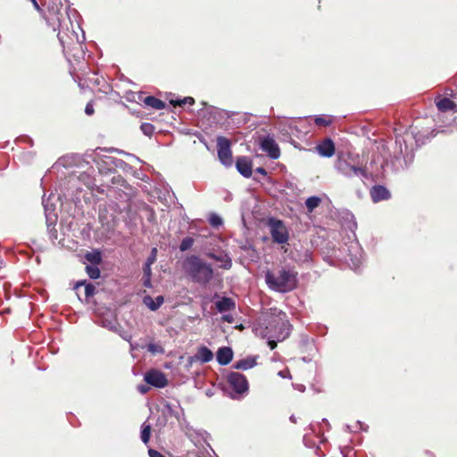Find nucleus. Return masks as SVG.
Listing matches in <instances>:
<instances>
[{
  "label": "nucleus",
  "instance_id": "412c9836",
  "mask_svg": "<svg viewBox=\"0 0 457 457\" xmlns=\"http://www.w3.org/2000/svg\"><path fill=\"white\" fill-rule=\"evenodd\" d=\"M90 82L93 86L97 87L99 91L104 93H107L110 88V85L104 80V78L96 77L94 79H90Z\"/></svg>",
  "mask_w": 457,
  "mask_h": 457
},
{
  "label": "nucleus",
  "instance_id": "423d86ee",
  "mask_svg": "<svg viewBox=\"0 0 457 457\" xmlns=\"http://www.w3.org/2000/svg\"><path fill=\"white\" fill-rule=\"evenodd\" d=\"M337 170L342 175H344L346 178H352L353 176H361L365 179H368L370 175L366 165H355L346 161L340 162L338 163Z\"/></svg>",
  "mask_w": 457,
  "mask_h": 457
},
{
  "label": "nucleus",
  "instance_id": "e433bc0d",
  "mask_svg": "<svg viewBox=\"0 0 457 457\" xmlns=\"http://www.w3.org/2000/svg\"><path fill=\"white\" fill-rule=\"evenodd\" d=\"M143 285L145 287H152L151 277H143Z\"/></svg>",
  "mask_w": 457,
  "mask_h": 457
},
{
  "label": "nucleus",
  "instance_id": "1a4fd4ad",
  "mask_svg": "<svg viewBox=\"0 0 457 457\" xmlns=\"http://www.w3.org/2000/svg\"><path fill=\"white\" fill-rule=\"evenodd\" d=\"M273 323L274 324H270V326H274L275 329H278L274 335L277 341H283L289 337L290 324L287 320L279 318L278 320H275Z\"/></svg>",
  "mask_w": 457,
  "mask_h": 457
},
{
  "label": "nucleus",
  "instance_id": "20e7f679",
  "mask_svg": "<svg viewBox=\"0 0 457 457\" xmlns=\"http://www.w3.org/2000/svg\"><path fill=\"white\" fill-rule=\"evenodd\" d=\"M457 99V94L453 93L451 90V93L448 94L445 92L444 95H438L435 97V104L437 110L441 112H457V104L455 100Z\"/></svg>",
  "mask_w": 457,
  "mask_h": 457
},
{
  "label": "nucleus",
  "instance_id": "9d476101",
  "mask_svg": "<svg viewBox=\"0 0 457 457\" xmlns=\"http://www.w3.org/2000/svg\"><path fill=\"white\" fill-rule=\"evenodd\" d=\"M261 148L272 159H278L280 154L279 147L270 137H266L261 141Z\"/></svg>",
  "mask_w": 457,
  "mask_h": 457
},
{
  "label": "nucleus",
  "instance_id": "a19ab883",
  "mask_svg": "<svg viewBox=\"0 0 457 457\" xmlns=\"http://www.w3.org/2000/svg\"><path fill=\"white\" fill-rule=\"evenodd\" d=\"M31 2L37 10H40L39 5L36 0H31Z\"/></svg>",
  "mask_w": 457,
  "mask_h": 457
},
{
  "label": "nucleus",
  "instance_id": "39448f33",
  "mask_svg": "<svg viewBox=\"0 0 457 457\" xmlns=\"http://www.w3.org/2000/svg\"><path fill=\"white\" fill-rule=\"evenodd\" d=\"M217 152L218 157L225 166H231L233 162L231 142L225 137H217Z\"/></svg>",
  "mask_w": 457,
  "mask_h": 457
},
{
  "label": "nucleus",
  "instance_id": "ddd939ff",
  "mask_svg": "<svg viewBox=\"0 0 457 457\" xmlns=\"http://www.w3.org/2000/svg\"><path fill=\"white\" fill-rule=\"evenodd\" d=\"M370 195L373 203L388 200L391 197L390 191L381 185L373 186L370 190Z\"/></svg>",
  "mask_w": 457,
  "mask_h": 457
},
{
  "label": "nucleus",
  "instance_id": "4468645a",
  "mask_svg": "<svg viewBox=\"0 0 457 457\" xmlns=\"http://www.w3.org/2000/svg\"><path fill=\"white\" fill-rule=\"evenodd\" d=\"M205 255L212 260L220 262V268L223 270H230L232 267V260L225 252L215 253L212 252L206 253Z\"/></svg>",
  "mask_w": 457,
  "mask_h": 457
},
{
  "label": "nucleus",
  "instance_id": "c85d7f7f",
  "mask_svg": "<svg viewBox=\"0 0 457 457\" xmlns=\"http://www.w3.org/2000/svg\"><path fill=\"white\" fill-rule=\"evenodd\" d=\"M194 245V239L190 237H187L183 238V240L180 243L179 249L182 252H185L192 247Z\"/></svg>",
  "mask_w": 457,
  "mask_h": 457
},
{
  "label": "nucleus",
  "instance_id": "bb28decb",
  "mask_svg": "<svg viewBox=\"0 0 457 457\" xmlns=\"http://www.w3.org/2000/svg\"><path fill=\"white\" fill-rule=\"evenodd\" d=\"M170 103L173 106H183L187 104L193 105L195 104V99L191 96H187V97H185L183 99H179V100H170Z\"/></svg>",
  "mask_w": 457,
  "mask_h": 457
},
{
  "label": "nucleus",
  "instance_id": "6e6552de",
  "mask_svg": "<svg viewBox=\"0 0 457 457\" xmlns=\"http://www.w3.org/2000/svg\"><path fill=\"white\" fill-rule=\"evenodd\" d=\"M145 381L157 388H163L168 385V379L163 372L157 370H150L145 374Z\"/></svg>",
  "mask_w": 457,
  "mask_h": 457
},
{
  "label": "nucleus",
  "instance_id": "2f4dec72",
  "mask_svg": "<svg viewBox=\"0 0 457 457\" xmlns=\"http://www.w3.org/2000/svg\"><path fill=\"white\" fill-rule=\"evenodd\" d=\"M209 223L212 227L218 228L222 225V219L219 215L212 213L209 218Z\"/></svg>",
  "mask_w": 457,
  "mask_h": 457
},
{
  "label": "nucleus",
  "instance_id": "f3484780",
  "mask_svg": "<svg viewBox=\"0 0 457 457\" xmlns=\"http://www.w3.org/2000/svg\"><path fill=\"white\" fill-rule=\"evenodd\" d=\"M235 307V302L229 297L224 296L220 301L216 302V308L220 312L234 310Z\"/></svg>",
  "mask_w": 457,
  "mask_h": 457
},
{
  "label": "nucleus",
  "instance_id": "a211bd4d",
  "mask_svg": "<svg viewBox=\"0 0 457 457\" xmlns=\"http://www.w3.org/2000/svg\"><path fill=\"white\" fill-rule=\"evenodd\" d=\"M164 298L162 295H158L155 299L151 297L150 295H145L143 298V303L151 310V311H156L161 307V305L163 303Z\"/></svg>",
  "mask_w": 457,
  "mask_h": 457
},
{
  "label": "nucleus",
  "instance_id": "4c0bfd02",
  "mask_svg": "<svg viewBox=\"0 0 457 457\" xmlns=\"http://www.w3.org/2000/svg\"><path fill=\"white\" fill-rule=\"evenodd\" d=\"M268 345L271 350H274L277 347V340H269Z\"/></svg>",
  "mask_w": 457,
  "mask_h": 457
},
{
  "label": "nucleus",
  "instance_id": "a878e982",
  "mask_svg": "<svg viewBox=\"0 0 457 457\" xmlns=\"http://www.w3.org/2000/svg\"><path fill=\"white\" fill-rule=\"evenodd\" d=\"M151 436V426L145 422L142 425L141 440L144 444H148Z\"/></svg>",
  "mask_w": 457,
  "mask_h": 457
},
{
  "label": "nucleus",
  "instance_id": "c756f323",
  "mask_svg": "<svg viewBox=\"0 0 457 457\" xmlns=\"http://www.w3.org/2000/svg\"><path fill=\"white\" fill-rule=\"evenodd\" d=\"M146 349H147L148 352H150L153 354L163 353H164V349H163V347L162 345H157V344H154V343L148 344L146 345Z\"/></svg>",
  "mask_w": 457,
  "mask_h": 457
},
{
  "label": "nucleus",
  "instance_id": "f8f14e48",
  "mask_svg": "<svg viewBox=\"0 0 457 457\" xmlns=\"http://www.w3.org/2000/svg\"><path fill=\"white\" fill-rule=\"evenodd\" d=\"M213 359V353L205 345L198 347L197 352L195 355L188 358L189 363L199 361L201 363H206Z\"/></svg>",
  "mask_w": 457,
  "mask_h": 457
},
{
  "label": "nucleus",
  "instance_id": "9b49d317",
  "mask_svg": "<svg viewBox=\"0 0 457 457\" xmlns=\"http://www.w3.org/2000/svg\"><path fill=\"white\" fill-rule=\"evenodd\" d=\"M237 171L245 178H250L253 174V161L247 156H239L236 161Z\"/></svg>",
  "mask_w": 457,
  "mask_h": 457
},
{
  "label": "nucleus",
  "instance_id": "58836bf2",
  "mask_svg": "<svg viewBox=\"0 0 457 457\" xmlns=\"http://www.w3.org/2000/svg\"><path fill=\"white\" fill-rule=\"evenodd\" d=\"M255 171H256L257 173H260V174L263 175V176H266V175H267V171H266V170H265L263 167H258V168L255 170Z\"/></svg>",
  "mask_w": 457,
  "mask_h": 457
},
{
  "label": "nucleus",
  "instance_id": "79ce46f5",
  "mask_svg": "<svg viewBox=\"0 0 457 457\" xmlns=\"http://www.w3.org/2000/svg\"><path fill=\"white\" fill-rule=\"evenodd\" d=\"M224 320H227V321H228V322H230V321H231V320H230V318H229L228 316H224Z\"/></svg>",
  "mask_w": 457,
  "mask_h": 457
},
{
  "label": "nucleus",
  "instance_id": "f257e3e1",
  "mask_svg": "<svg viewBox=\"0 0 457 457\" xmlns=\"http://www.w3.org/2000/svg\"><path fill=\"white\" fill-rule=\"evenodd\" d=\"M186 274L195 283L207 285L213 278V269L198 255L187 256L183 263Z\"/></svg>",
  "mask_w": 457,
  "mask_h": 457
},
{
  "label": "nucleus",
  "instance_id": "f704fd0d",
  "mask_svg": "<svg viewBox=\"0 0 457 457\" xmlns=\"http://www.w3.org/2000/svg\"><path fill=\"white\" fill-rule=\"evenodd\" d=\"M151 265L152 264H149L147 262L145 263V265L143 267L144 277H151L152 276Z\"/></svg>",
  "mask_w": 457,
  "mask_h": 457
},
{
  "label": "nucleus",
  "instance_id": "ea45409f",
  "mask_svg": "<svg viewBox=\"0 0 457 457\" xmlns=\"http://www.w3.org/2000/svg\"><path fill=\"white\" fill-rule=\"evenodd\" d=\"M137 389L142 394H145L148 390V388L144 385L138 386Z\"/></svg>",
  "mask_w": 457,
  "mask_h": 457
},
{
  "label": "nucleus",
  "instance_id": "7c9ffc66",
  "mask_svg": "<svg viewBox=\"0 0 457 457\" xmlns=\"http://www.w3.org/2000/svg\"><path fill=\"white\" fill-rule=\"evenodd\" d=\"M140 129L142 132L147 137H151L154 132V126L148 122L142 123Z\"/></svg>",
  "mask_w": 457,
  "mask_h": 457
},
{
  "label": "nucleus",
  "instance_id": "aec40b11",
  "mask_svg": "<svg viewBox=\"0 0 457 457\" xmlns=\"http://www.w3.org/2000/svg\"><path fill=\"white\" fill-rule=\"evenodd\" d=\"M256 365V361L253 357H247L245 359H242L237 361L234 364L235 369L237 370H249Z\"/></svg>",
  "mask_w": 457,
  "mask_h": 457
},
{
  "label": "nucleus",
  "instance_id": "7ed1b4c3",
  "mask_svg": "<svg viewBox=\"0 0 457 457\" xmlns=\"http://www.w3.org/2000/svg\"><path fill=\"white\" fill-rule=\"evenodd\" d=\"M272 240L278 244H285L288 241L289 235L287 228L282 220L270 218L268 220Z\"/></svg>",
  "mask_w": 457,
  "mask_h": 457
},
{
  "label": "nucleus",
  "instance_id": "b1692460",
  "mask_svg": "<svg viewBox=\"0 0 457 457\" xmlns=\"http://www.w3.org/2000/svg\"><path fill=\"white\" fill-rule=\"evenodd\" d=\"M85 285V296L86 299L92 297L95 295L96 287L92 284H86V281H79L76 284L75 288Z\"/></svg>",
  "mask_w": 457,
  "mask_h": 457
},
{
  "label": "nucleus",
  "instance_id": "2eb2a0df",
  "mask_svg": "<svg viewBox=\"0 0 457 457\" xmlns=\"http://www.w3.org/2000/svg\"><path fill=\"white\" fill-rule=\"evenodd\" d=\"M316 148L320 155L323 157H331L336 151L335 144L331 138L324 139Z\"/></svg>",
  "mask_w": 457,
  "mask_h": 457
},
{
  "label": "nucleus",
  "instance_id": "72a5a7b5",
  "mask_svg": "<svg viewBox=\"0 0 457 457\" xmlns=\"http://www.w3.org/2000/svg\"><path fill=\"white\" fill-rule=\"evenodd\" d=\"M156 254H157V249L156 248H153L152 252H151V254L147 258L146 262L149 263V264L154 263L155 261H156Z\"/></svg>",
  "mask_w": 457,
  "mask_h": 457
},
{
  "label": "nucleus",
  "instance_id": "0eeeda50",
  "mask_svg": "<svg viewBox=\"0 0 457 457\" xmlns=\"http://www.w3.org/2000/svg\"><path fill=\"white\" fill-rule=\"evenodd\" d=\"M227 382L237 395H243L249 389L248 381L245 375L231 371L227 377Z\"/></svg>",
  "mask_w": 457,
  "mask_h": 457
},
{
  "label": "nucleus",
  "instance_id": "cd10ccee",
  "mask_svg": "<svg viewBox=\"0 0 457 457\" xmlns=\"http://www.w3.org/2000/svg\"><path fill=\"white\" fill-rule=\"evenodd\" d=\"M86 271L91 278L96 279L100 277V270L96 265H94V266L87 265L86 267Z\"/></svg>",
  "mask_w": 457,
  "mask_h": 457
},
{
  "label": "nucleus",
  "instance_id": "f03ea898",
  "mask_svg": "<svg viewBox=\"0 0 457 457\" xmlns=\"http://www.w3.org/2000/svg\"><path fill=\"white\" fill-rule=\"evenodd\" d=\"M265 280L270 289L287 293L297 287V273L284 268L276 272L268 270L265 274Z\"/></svg>",
  "mask_w": 457,
  "mask_h": 457
},
{
  "label": "nucleus",
  "instance_id": "473e14b6",
  "mask_svg": "<svg viewBox=\"0 0 457 457\" xmlns=\"http://www.w3.org/2000/svg\"><path fill=\"white\" fill-rule=\"evenodd\" d=\"M85 112L87 115L88 116H91L94 114L95 112V110H94V103H93V100L89 101L87 105H86V108H85Z\"/></svg>",
  "mask_w": 457,
  "mask_h": 457
},
{
  "label": "nucleus",
  "instance_id": "dca6fc26",
  "mask_svg": "<svg viewBox=\"0 0 457 457\" xmlns=\"http://www.w3.org/2000/svg\"><path fill=\"white\" fill-rule=\"evenodd\" d=\"M216 358L219 364L228 365L233 359V351L230 347H220L217 352Z\"/></svg>",
  "mask_w": 457,
  "mask_h": 457
},
{
  "label": "nucleus",
  "instance_id": "393cba45",
  "mask_svg": "<svg viewBox=\"0 0 457 457\" xmlns=\"http://www.w3.org/2000/svg\"><path fill=\"white\" fill-rule=\"evenodd\" d=\"M85 258L94 265H97L102 262L101 253L99 252L87 253Z\"/></svg>",
  "mask_w": 457,
  "mask_h": 457
},
{
  "label": "nucleus",
  "instance_id": "4be33fe9",
  "mask_svg": "<svg viewBox=\"0 0 457 457\" xmlns=\"http://www.w3.org/2000/svg\"><path fill=\"white\" fill-rule=\"evenodd\" d=\"M321 202V199L318 196L308 197L305 201V206L309 212H312Z\"/></svg>",
  "mask_w": 457,
  "mask_h": 457
},
{
  "label": "nucleus",
  "instance_id": "6ab92c4d",
  "mask_svg": "<svg viewBox=\"0 0 457 457\" xmlns=\"http://www.w3.org/2000/svg\"><path fill=\"white\" fill-rule=\"evenodd\" d=\"M144 104L147 106L152 107L153 109H155V110H162L166 105L163 101H162L161 99L156 98L155 96H153L145 97Z\"/></svg>",
  "mask_w": 457,
  "mask_h": 457
},
{
  "label": "nucleus",
  "instance_id": "c9c22d12",
  "mask_svg": "<svg viewBox=\"0 0 457 457\" xmlns=\"http://www.w3.org/2000/svg\"><path fill=\"white\" fill-rule=\"evenodd\" d=\"M149 457H165L162 453L154 449L148 450Z\"/></svg>",
  "mask_w": 457,
  "mask_h": 457
},
{
  "label": "nucleus",
  "instance_id": "5701e85b",
  "mask_svg": "<svg viewBox=\"0 0 457 457\" xmlns=\"http://www.w3.org/2000/svg\"><path fill=\"white\" fill-rule=\"evenodd\" d=\"M332 122L333 119L330 116L320 115L314 118V123L319 127H328Z\"/></svg>",
  "mask_w": 457,
  "mask_h": 457
}]
</instances>
